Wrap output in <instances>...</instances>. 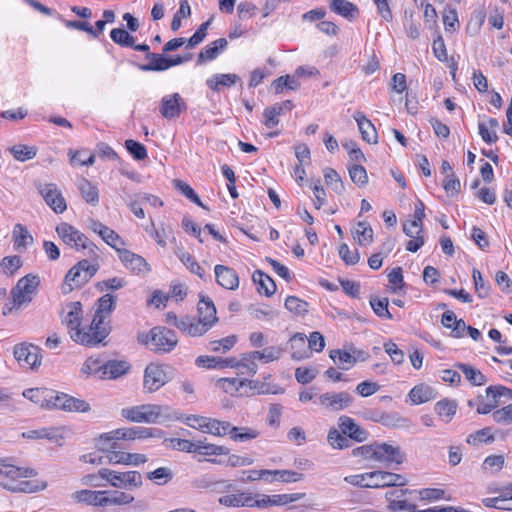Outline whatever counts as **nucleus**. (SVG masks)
<instances>
[{
	"label": "nucleus",
	"mask_w": 512,
	"mask_h": 512,
	"mask_svg": "<svg viewBox=\"0 0 512 512\" xmlns=\"http://www.w3.org/2000/svg\"><path fill=\"white\" fill-rule=\"evenodd\" d=\"M146 59L149 63L140 65L142 71H164L167 70V58L157 53H147Z\"/></svg>",
	"instance_id": "obj_39"
},
{
	"label": "nucleus",
	"mask_w": 512,
	"mask_h": 512,
	"mask_svg": "<svg viewBox=\"0 0 512 512\" xmlns=\"http://www.w3.org/2000/svg\"><path fill=\"white\" fill-rule=\"evenodd\" d=\"M291 358L294 360H303L311 354L307 346V338L304 334L296 333L291 339Z\"/></svg>",
	"instance_id": "obj_23"
},
{
	"label": "nucleus",
	"mask_w": 512,
	"mask_h": 512,
	"mask_svg": "<svg viewBox=\"0 0 512 512\" xmlns=\"http://www.w3.org/2000/svg\"><path fill=\"white\" fill-rule=\"evenodd\" d=\"M405 456L399 446L388 443H375L374 461L391 466L400 465L404 462Z\"/></svg>",
	"instance_id": "obj_8"
},
{
	"label": "nucleus",
	"mask_w": 512,
	"mask_h": 512,
	"mask_svg": "<svg viewBox=\"0 0 512 512\" xmlns=\"http://www.w3.org/2000/svg\"><path fill=\"white\" fill-rule=\"evenodd\" d=\"M252 280L257 284V291L264 293L267 297H271L276 292V284L274 280L261 270H256L252 275Z\"/></svg>",
	"instance_id": "obj_24"
},
{
	"label": "nucleus",
	"mask_w": 512,
	"mask_h": 512,
	"mask_svg": "<svg viewBox=\"0 0 512 512\" xmlns=\"http://www.w3.org/2000/svg\"><path fill=\"white\" fill-rule=\"evenodd\" d=\"M108 502L109 506L115 505V506H124L131 504L135 498L132 494L128 493L127 491H108Z\"/></svg>",
	"instance_id": "obj_48"
},
{
	"label": "nucleus",
	"mask_w": 512,
	"mask_h": 512,
	"mask_svg": "<svg viewBox=\"0 0 512 512\" xmlns=\"http://www.w3.org/2000/svg\"><path fill=\"white\" fill-rule=\"evenodd\" d=\"M109 246L114 248L117 252L118 250H122L123 246L125 245L124 240L119 236L118 233H116L114 230H112L109 227H106L103 230V233H101L100 236Z\"/></svg>",
	"instance_id": "obj_58"
},
{
	"label": "nucleus",
	"mask_w": 512,
	"mask_h": 512,
	"mask_svg": "<svg viewBox=\"0 0 512 512\" xmlns=\"http://www.w3.org/2000/svg\"><path fill=\"white\" fill-rule=\"evenodd\" d=\"M327 442L334 449H346L351 446V440L340 429L331 428L327 435Z\"/></svg>",
	"instance_id": "obj_38"
},
{
	"label": "nucleus",
	"mask_w": 512,
	"mask_h": 512,
	"mask_svg": "<svg viewBox=\"0 0 512 512\" xmlns=\"http://www.w3.org/2000/svg\"><path fill=\"white\" fill-rule=\"evenodd\" d=\"M17 473H18V467L6 463L4 459H0V484L7 488L10 487L5 480L11 479L15 480L17 479Z\"/></svg>",
	"instance_id": "obj_54"
},
{
	"label": "nucleus",
	"mask_w": 512,
	"mask_h": 512,
	"mask_svg": "<svg viewBox=\"0 0 512 512\" xmlns=\"http://www.w3.org/2000/svg\"><path fill=\"white\" fill-rule=\"evenodd\" d=\"M330 358L333 361H336L337 359L340 362V368L342 370H347L353 365L356 364L357 358L356 356L351 355L349 352L342 351L340 349L331 350L330 351Z\"/></svg>",
	"instance_id": "obj_46"
},
{
	"label": "nucleus",
	"mask_w": 512,
	"mask_h": 512,
	"mask_svg": "<svg viewBox=\"0 0 512 512\" xmlns=\"http://www.w3.org/2000/svg\"><path fill=\"white\" fill-rule=\"evenodd\" d=\"M148 461L145 454L127 453L118 451L117 453L108 454V462L113 464H125L138 466Z\"/></svg>",
	"instance_id": "obj_21"
},
{
	"label": "nucleus",
	"mask_w": 512,
	"mask_h": 512,
	"mask_svg": "<svg viewBox=\"0 0 512 512\" xmlns=\"http://www.w3.org/2000/svg\"><path fill=\"white\" fill-rule=\"evenodd\" d=\"M457 404L453 400L443 399L436 403L435 411L440 416H446L448 421L455 415Z\"/></svg>",
	"instance_id": "obj_55"
},
{
	"label": "nucleus",
	"mask_w": 512,
	"mask_h": 512,
	"mask_svg": "<svg viewBox=\"0 0 512 512\" xmlns=\"http://www.w3.org/2000/svg\"><path fill=\"white\" fill-rule=\"evenodd\" d=\"M13 157L20 162L33 159L37 154V149L33 146L27 145H14L9 148Z\"/></svg>",
	"instance_id": "obj_44"
},
{
	"label": "nucleus",
	"mask_w": 512,
	"mask_h": 512,
	"mask_svg": "<svg viewBox=\"0 0 512 512\" xmlns=\"http://www.w3.org/2000/svg\"><path fill=\"white\" fill-rule=\"evenodd\" d=\"M47 487V482L40 480H25L20 481L16 486L8 487L12 492L35 493L42 491Z\"/></svg>",
	"instance_id": "obj_37"
},
{
	"label": "nucleus",
	"mask_w": 512,
	"mask_h": 512,
	"mask_svg": "<svg viewBox=\"0 0 512 512\" xmlns=\"http://www.w3.org/2000/svg\"><path fill=\"white\" fill-rule=\"evenodd\" d=\"M409 397L414 404H422L433 400L436 397V393L431 386L420 384L411 389Z\"/></svg>",
	"instance_id": "obj_29"
},
{
	"label": "nucleus",
	"mask_w": 512,
	"mask_h": 512,
	"mask_svg": "<svg viewBox=\"0 0 512 512\" xmlns=\"http://www.w3.org/2000/svg\"><path fill=\"white\" fill-rule=\"evenodd\" d=\"M229 435L234 441L246 442L257 438L259 436V431L249 427L232 426Z\"/></svg>",
	"instance_id": "obj_41"
},
{
	"label": "nucleus",
	"mask_w": 512,
	"mask_h": 512,
	"mask_svg": "<svg viewBox=\"0 0 512 512\" xmlns=\"http://www.w3.org/2000/svg\"><path fill=\"white\" fill-rule=\"evenodd\" d=\"M14 357L20 364L34 368L39 363V349L32 344L21 343L14 347Z\"/></svg>",
	"instance_id": "obj_16"
},
{
	"label": "nucleus",
	"mask_w": 512,
	"mask_h": 512,
	"mask_svg": "<svg viewBox=\"0 0 512 512\" xmlns=\"http://www.w3.org/2000/svg\"><path fill=\"white\" fill-rule=\"evenodd\" d=\"M214 273L217 283L223 288L236 290L239 287V277L234 269L217 264L214 267Z\"/></svg>",
	"instance_id": "obj_17"
},
{
	"label": "nucleus",
	"mask_w": 512,
	"mask_h": 512,
	"mask_svg": "<svg viewBox=\"0 0 512 512\" xmlns=\"http://www.w3.org/2000/svg\"><path fill=\"white\" fill-rule=\"evenodd\" d=\"M45 202L49 205L56 213H62L66 210V202L60 192H58L54 184L46 185L41 191Z\"/></svg>",
	"instance_id": "obj_18"
},
{
	"label": "nucleus",
	"mask_w": 512,
	"mask_h": 512,
	"mask_svg": "<svg viewBox=\"0 0 512 512\" xmlns=\"http://www.w3.org/2000/svg\"><path fill=\"white\" fill-rule=\"evenodd\" d=\"M118 256L123 265L133 273L150 271V267L146 260L142 256L135 254L130 250L125 248L118 250Z\"/></svg>",
	"instance_id": "obj_15"
},
{
	"label": "nucleus",
	"mask_w": 512,
	"mask_h": 512,
	"mask_svg": "<svg viewBox=\"0 0 512 512\" xmlns=\"http://www.w3.org/2000/svg\"><path fill=\"white\" fill-rule=\"evenodd\" d=\"M93 317L88 326H80L77 331L72 332V340L86 347L105 346V339L111 332L110 323H98Z\"/></svg>",
	"instance_id": "obj_3"
},
{
	"label": "nucleus",
	"mask_w": 512,
	"mask_h": 512,
	"mask_svg": "<svg viewBox=\"0 0 512 512\" xmlns=\"http://www.w3.org/2000/svg\"><path fill=\"white\" fill-rule=\"evenodd\" d=\"M110 37L116 44L122 47L134 46V37L124 28H114L110 32Z\"/></svg>",
	"instance_id": "obj_52"
},
{
	"label": "nucleus",
	"mask_w": 512,
	"mask_h": 512,
	"mask_svg": "<svg viewBox=\"0 0 512 512\" xmlns=\"http://www.w3.org/2000/svg\"><path fill=\"white\" fill-rule=\"evenodd\" d=\"M199 319L203 322H209L212 327L217 321L216 308L213 301L206 296H203L198 303Z\"/></svg>",
	"instance_id": "obj_25"
},
{
	"label": "nucleus",
	"mask_w": 512,
	"mask_h": 512,
	"mask_svg": "<svg viewBox=\"0 0 512 512\" xmlns=\"http://www.w3.org/2000/svg\"><path fill=\"white\" fill-rule=\"evenodd\" d=\"M80 248L88 250L87 255L89 259L79 261L68 271L63 285L64 293L71 292L75 288L85 285L99 269V264L97 263L100 254L99 248L88 237L86 238L85 246H80Z\"/></svg>",
	"instance_id": "obj_1"
},
{
	"label": "nucleus",
	"mask_w": 512,
	"mask_h": 512,
	"mask_svg": "<svg viewBox=\"0 0 512 512\" xmlns=\"http://www.w3.org/2000/svg\"><path fill=\"white\" fill-rule=\"evenodd\" d=\"M40 278L34 274H27L20 278L11 289L9 297L14 301L13 307L21 309L28 306L37 294Z\"/></svg>",
	"instance_id": "obj_4"
},
{
	"label": "nucleus",
	"mask_w": 512,
	"mask_h": 512,
	"mask_svg": "<svg viewBox=\"0 0 512 512\" xmlns=\"http://www.w3.org/2000/svg\"><path fill=\"white\" fill-rule=\"evenodd\" d=\"M472 277L475 285L476 293L480 298H486L489 295L490 285L489 283L485 282L481 272L474 268L472 270Z\"/></svg>",
	"instance_id": "obj_62"
},
{
	"label": "nucleus",
	"mask_w": 512,
	"mask_h": 512,
	"mask_svg": "<svg viewBox=\"0 0 512 512\" xmlns=\"http://www.w3.org/2000/svg\"><path fill=\"white\" fill-rule=\"evenodd\" d=\"M122 417L136 423H163L170 420V407L166 405L143 404L124 408L121 411Z\"/></svg>",
	"instance_id": "obj_2"
},
{
	"label": "nucleus",
	"mask_w": 512,
	"mask_h": 512,
	"mask_svg": "<svg viewBox=\"0 0 512 512\" xmlns=\"http://www.w3.org/2000/svg\"><path fill=\"white\" fill-rule=\"evenodd\" d=\"M169 381V377L165 371V366L150 363L144 371L143 387L149 392H155Z\"/></svg>",
	"instance_id": "obj_7"
},
{
	"label": "nucleus",
	"mask_w": 512,
	"mask_h": 512,
	"mask_svg": "<svg viewBox=\"0 0 512 512\" xmlns=\"http://www.w3.org/2000/svg\"><path fill=\"white\" fill-rule=\"evenodd\" d=\"M165 441L170 443L171 448L178 451H183L187 453H197L198 451V441L192 442L190 440L180 438H169L165 439Z\"/></svg>",
	"instance_id": "obj_53"
},
{
	"label": "nucleus",
	"mask_w": 512,
	"mask_h": 512,
	"mask_svg": "<svg viewBox=\"0 0 512 512\" xmlns=\"http://www.w3.org/2000/svg\"><path fill=\"white\" fill-rule=\"evenodd\" d=\"M239 81L240 77L237 74H215L207 79L206 84L211 90L219 92L221 87H231Z\"/></svg>",
	"instance_id": "obj_26"
},
{
	"label": "nucleus",
	"mask_w": 512,
	"mask_h": 512,
	"mask_svg": "<svg viewBox=\"0 0 512 512\" xmlns=\"http://www.w3.org/2000/svg\"><path fill=\"white\" fill-rule=\"evenodd\" d=\"M354 399L348 392H331L319 396L318 403L330 411H341L350 407Z\"/></svg>",
	"instance_id": "obj_9"
},
{
	"label": "nucleus",
	"mask_w": 512,
	"mask_h": 512,
	"mask_svg": "<svg viewBox=\"0 0 512 512\" xmlns=\"http://www.w3.org/2000/svg\"><path fill=\"white\" fill-rule=\"evenodd\" d=\"M348 172L352 182L359 187H364L368 183L367 171L362 165L353 164L349 166Z\"/></svg>",
	"instance_id": "obj_50"
},
{
	"label": "nucleus",
	"mask_w": 512,
	"mask_h": 512,
	"mask_svg": "<svg viewBox=\"0 0 512 512\" xmlns=\"http://www.w3.org/2000/svg\"><path fill=\"white\" fill-rule=\"evenodd\" d=\"M174 187L179 190L185 197H187L191 202L195 203L196 205L206 208L204 204L202 203L199 196L195 193V191L191 188L190 185H188L186 182L175 179L173 181Z\"/></svg>",
	"instance_id": "obj_51"
},
{
	"label": "nucleus",
	"mask_w": 512,
	"mask_h": 512,
	"mask_svg": "<svg viewBox=\"0 0 512 512\" xmlns=\"http://www.w3.org/2000/svg\"><path fill=\"white\" fill-rule=\"evenodd\" d=\"M239 368L243 369L241 371L242 374L255 375L258 370V365L256 363V358H254L252 351L241 354V358L238 361Z\"/></svg>",
	"instance_id": "obj_49"
},
{
	"label": "nucleus",
	"mask_w": 512,
	"mask_h": 512,
	"mask_svg": "<svg viewBox=\"0 0 512 512\" xmlns=\"http://www.w3.org/2000/svg\"><path fill=\"white\" fill-rule=\"evenodd\" d=\"M282 114V107L280 106H269L264 110V125L267 128H274L278 125V117Z\"/></svg>",
	"instance_id": "obj_61"
},
{
	"label": "nucleus",
	"mask_w": 512,
	"mask_h": 512,
	"mask_svg": "<svg viewBox=\"0 0 512 512\" xmlns=\"http://www.w3.org/2000/svg\"><path fill=\"white\" fill-rule=\"evenodd\" d=\"M23 396L43 409L49 408V401L52 399L53 390L47 388H30L23 392Z\"/></svg>",
	"instance_id": "obj_22"
},
{
	"label": "nucleus",
	"mask_w": 512,
	"mask_h": 512,
	"mask_svg": "<svg viewBox=\"0 0 512 512\" xmlns=\"http://www.w3.org/2000/svg\"><path fill=\"white\" fill-rule=\"evenodd\" d=\"M186 109V104L179 93L166 95L161 99L160 114L168 119H175L180 116L183 110Z\"/></svg>",
	"instance_id": "obj_11"
},
{
	"label": "nucleus",
	"mask_w": 512,
	"mask_h": 512,
	"mask_svg": "<svg viewBox=\"0 0 512 512\" xmlns=\"http://www.w3.org/2000/svg\"><path fill=\"white\" fill-rule=\"evenodd\" d=\"M130 369V364L124 360H109L104 362L102 365V374L104 376L108 375L110 379H116L125 373H127Z\"/></svg>",
	"instance_id": "obj_27"
},
{
	"label": "nucleus",
	"mask_w": 512,
	"mask_h": 512,
	"mask_svg": "<svg viewBox=\"0 0 512 512\" xmlns=\"http://www.w3.org/2000/svg\"><path fill=\"white\" fill-rule=\"evenodd\" d=\"M228 42L225 38H219L213 41L210 45L206 46L198 56V64H201L204 60L215 59L220 52L227 48Z\"/></svg>",
	"instance_id": "obj_28"
},
{
	"label": "nucleus",
	"mask_w": 512,
	"mask_h": 512,
	"mask_svg": "<svg viewBox=\"0 0 512 512\" xmlns=\"http://www.w3.org/2000/svg\"><path fill=\"white\" fill-rule=\"evenodd\" d=\"M482 503L489 508L512 511V495L509 492L498 497L485 498Z\"/></svg>",
	"instance_id": "obj_36"
},
{
	"label": "nucleus",
	"mask_w": 512,
	"mask_h": 512,
	"mask_svg": "<svg viewBox=\"0 0 512 512\" xmlns=\"http://www.w3.org/2000/svg\"><path fill=\"white\" fill-rule=\"evenodd\" d=\"M12 238L14 247L17 250H25L29 245L33 243L32 235L29 233L27 228L20 223L14 226Z\"/></svg>",
	"instance_id": "obj_30"
},
{
	"label": "nucleus",
	"mask_w": 512,
	"mask_h": 512,
	"mask_svg": "<svg viewBox=\"0 0 512 512\" xmlns=\"http://www.w3.org/2000/svg\"><path fill=\"white\" fill-rule=\"evenodd\" d=\"M146 343L150 344L151 350L156 353H169L176 347L178 338L173 330L156 326L147 334Z\"/></svg>",
	"instance_id": "obj_5"
},
{
	"label": "nucleus",
	"mask_w": 512,
	"mask_h": 512,
	"mask_svg": "<svg viewBox=\"0 0 512 512\" xmlns=\"http://www.w3.org/2000/svg\"><path fill=\"white\" fill-rule=\"evenodd\" d=\"M191 15V8L187 0L180 2L179 10L174 14L171 22V30L177 31L181 27V19L187 18Z\"/></svg>",
	"instance_id": "obj_60"
},
{
	"label": "nucleus",
	"mask_w": 512,
	"mask_h": 512,
	"mask_svg": "<svg viewBox=\"0 0 512 512\" xmlns=\"http://www.w3.org/2000/svg\"><path fill=\"white\" fill-rule=\"evenodd\" d=\"M118 438H116L115 430L109 433H104L99 436L96 440V447L99 451L104 452L106 454L117 453V449L120 448L118 443Z\"/></svg>",
	"instance_id": "obj_31"
},
{
	"label": "nucleus",
	"mask_w": 512,
	"mask_h": 512,
	"mask_svg": "<svg viewBox=\"0 0 512 512\" xmlns=\"http://www.w3.org/2000/svg\"><path fill=\"white\" fill-rule=\"evenodd\" d=\"M252 353L256 360L269 363L278 360L283 354V349L280 346H269L261 351H252Z\"/></svg>",
	"instance_id": "obj_40"
},
{
	"label": "nucleus",
	"mask_w": 512,
	"mask_h": 512,
	"mask_svg": "<svg viewBox=\"0 0 512 512\" xmlns=\"http://www.w3.org/2000/svg\"><path fill=\"white\" fill-rule=\"evenodd\" d=\"M125 147L135 160L140 161L144 160L147 157V150L145 146L135 140H126Z\"/></svg>",
	"instance_id": "obj_63"
},
{
	"label": "nucleus",
	"mask_w": 512,
	"mask_h": 512,
	"mask_svg": "<svg viewBox=\"0 0 512 512\" xmlns=\"http://www.w3.org/2000/svg\"><path fill=\"white\" fill-rule=\"evenodd\" d=\"M455 366L464 373L466 379L472 385L482 386L487 382L486 377L482 374L480 370L464 363H457Z\"/></svg>",
	"instance_id": "obj_34"
},
{
	"label": "nucleus",
	"mask_w": 512,
	"mask_h": 512,
	"mask_svg": "<svg viewBox=\"0 0 512 512\" xmlns=\"http://www.w3.org/2000/svg\"><path fill=\"white\" fill-rule=\"evenodd\" d=\"M407 480L403 475L387 472L372 471L370 472L369 488H384L390 486H404Z\"/></svg>",
	"instance_id": "obj_10"
},
{
	"label": "nucleus",
	"mask_w": 512,
	"mask_h": 512,
	"mask_svg": "<svg viewBox=\"0 0 512 512\" xmlns=\"http://www.w3.org/2000/svg\"><path fill=\"white\" fill-rule=\"evenodd\" d=\"M354 240L359 245H365L366 243L373 242V229L365 221H359L352 230Z\"/></svg>",
	"instance_id": "obj_33"
},
{
	"label": "nucleus",
	"mask_w": 512,
	"mask_h": 512,
	"mask_svg": "<svg viewBox=\"0 0 512 512\" xmlns=\"http://www.w3.org/2000/svg\"><path fill=\"white\" fill-rule=\"evenodd\" d=\"M56 232L67 245H73L76 249L85 246L87 236L66 222L60 223L56 227Z\"/></svg>",
	"instance_id": "obj_12"
},
{
	"label": "nucleus",
	"mask_w": 512,
	"mask_h": 512,
	"mask_svg": "<svg viewBox=\"0 0 512 512\" xmlns=\"http://www.w3.org/2000/svg\"><path fill=\"white\" fill-rule=\"evenodd\" d=\"M370 305L373 309L374 313L384 319H392V314L390 313L388 309L389 300L388 298H377V297H371L370 298Z\"/></svg>",
	"instance_id": "obj_47"
},
{
	"label": "nucleus",
	"mask_w": 512,
	"mask_h": 512,
	"mask_svg": "<svg viewBox=\"0 0 512 512\" xmlns=\"http://www.w3.org/2000/svg\"><path fill=\"white\" fill-rule=\"evenodd\" d=\"M179 259L189 269L191 273L196 274L201 279H205L204 269L200 266V264L193 258V256L190 253L182 252L179 255Z\"/></svg>",
	"instance_id": "obj_56"
},
{
	"label": "nucleus",
	"mask_w": 512,
	"mask_h": 512,
	"mask_svg": "<svg viewBox=\"0 0 512 512\" xmlns=\"http://www.w3.org/2000/svg\"><path fill=\"white\" fill-rule=\"evenodd\" d=\"M105 481L114 488L130 491L142 487L143 478L138 471L120 472L112 469H106L102 472Z\"/></svg>",
	"instance_id": "obj_6"
},
{
	"label": "nucleus",
	"mask_w": 512,
	"mask_h": 512,
	"mask_svg": "<svg viewBox=\"0 0 512 512\" xmlns=\"http://www.w3.org/2000/svg\"><path fill=\"white\" fill-rule=\"evenodd\" d=\"M330 9L347 19L353 18L358 13L357 6L346 0H331Z\"/></svg>",
	"instance_id": "obj_35"
},
{
	"label": "nucleus",
	"mask_w": 512,
	"mask_h": 512,
	"mask_svg": "<svg viewBox=\"0 0 512 512\" xmlns=\"http://www.w3.org/2000/svg\"><path fill=\"white\" fill-rule=\"evenodd\" d=\"M66 314L62 316V323L67 327L70 338L72 339V332L77 331L81 326L82 320V304L79 301L70 302L66 305L63 312Z\"/></svg>",
	"instance_id": "obj_13"
},
{
	"label": "nucleus",
	"mask_w": 512,
	"mask_h": 512,
	"mask_svg": "<svg viewBox=\"0 0 512 512\" xmlns=\"http://www.w3.org/2000/svg\"><path fill=\"white\" fill-rule=\"evenodd\" d=\"M284 305L296 316H304L309 310V304L296 296H288Z\"/></svg>",
	"instance_id": "obj_42"
},
{
	"label": "nucleus",
	"mask_w": 512,
	"mask_h": 512,
	"mask_svg": "<svg viewBox=\"0 0 512 512\" xmlns=\"http://www.w3.org/2000/svg\"><path fill=\"white\" fill-rule=\"evenodd\" d=\"M338 427L350 440L363 442L368 438V432L349 416H341L338 419Z\"/></svg>",
	"instance_id": "obj_14"
},
{
	"label": "nucleus",
	"mask_w": 512,
	"mask_h": 512,
	"mask_svg": "<svg viewBox=\"0 0 512 512\" xmlns=\"http://www.w3.org/2000/svg\"><path fill=\"white\" fill-rule=\"evenodd\" d=\"M269 475L273 476V480L292 483L302 479V474L291 470H269Z\"/></svg>",
	"instance_id": "obj_57"
},
{
	"label": "nucleus",
	"mask_w": 512,
	"mask_h": 512,
	"mask_svg": "<svg viewBox=\"0 0 512 512\" xmlns=\"http://www.w3.org/2000/svg\"><path fill=\"white\" fill-rule=\"evenodd\" d=\"M116 307V297L111 294H105L97 300V309L94 314L95 321L98 323H109L106 318L109 317Z\"/></svg>",
	"instance_id": "obj_19"
},
{
	"label": "nucleus",
	"mask_w": 512,
	"mask_h": 512,
	"mask_svg": "<svg viewBox=\"0 0 512 512\" xmlns=\"http://www.w3.org/2000/svg\"><path fill=\"white\" fill-rule=\"evenodd\" d=\"M493 420L502 425L512 424V404L498 409L492 414Z\"/></svg>",
	"instance_id": "obj_64"
},
{
	"label": "nucleus",
	"mask_w": 512,
	"mask_h": 512,
	"mask_svg": "<svg viewBox=\"0 0 512 512\" xmlns=\"http://www.w3.org/2000/svg\"><path fill=\"white\" fill-rule=\"evenodd\" d=\"M353 118L357 122L362 139L370 144L377 143V132L374 125L368 120L362 112H355Z\"/></svg>",
	"instance_id": "obj_20"
},
{
	"label": "nucleus",
	"mask_w": 512,
	"mask_h": 512,
	"mask_svg": "<svg viewBox=\"0 0 512 512\" xmlns=\"http://www.w3.org/2000/svg\"><path fill=\"white\" fill-rule=\"evenodd\" d=\"M324 179L327 185H331L333 190L341 194L343 193L345 187L344 184L339 176V174L336 172V170L332 168H326L324 170Z\"/></svg>",
	"instance_id": "obj_59"
},
{
	"label": "nucleus",
	"mask_w": 512,
	"mask_h": 512,
	"mask_svg": "<svg viewBox=\"0 0 512 512\" xmlns=\"http://www.w3.org/2000/svg\"><path fill=\"white\" fill-rule=\"evenodd\" d=\"M78 189L82 198L90 205H97L99 202L98 188L89 180L82 178L78 183Z\"/></svg>",
	"instance_id": "obj_32"
},
{
	"label": "nucleus",
	"mask_w": 512,
	"mask_h": 512,
	"mask_svg": "<svg viewBox=\"0 0 512 512\" xmlns=\"http://www.w3.org/2000/svg\"><path fill=\"white\" fill-rule=\"evenodd\" d=\"M147 479L157 485H164L174 477L173 471L168 467H159L146 474Z\"/></svg>",
	"instance_id": "obj_43"
},
{
	"label": "nucleus",
	"mask_w": 512,
	"mask_h": 512,
	"mask_svg": "<svg viewBox=\"0 0 512 512\" xmlns=\"http://www.w3.org/2000/svg\"><path fill=\"white\" fill-rule=\"evenodd\" d=\"M231 427L232 425L227 421L208 418L205 432L215 436H224L226 434H230Z\"/></svg>",
	"instance_id": "obj_45"
}]
</instances>
